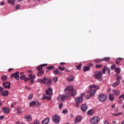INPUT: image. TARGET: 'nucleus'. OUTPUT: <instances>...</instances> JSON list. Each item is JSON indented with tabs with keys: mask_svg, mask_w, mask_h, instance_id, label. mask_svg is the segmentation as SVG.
Instances as JSON below:
<instances>
[{
	"mask_svg": "<svg viewBox=\"0 0 124 124\" xmlns=\"http://www.w3.org/2000/svg\"><path fill=\"white\" fill-rule=\"evenodd\" d=\"M82 120L81 116H78L76 118V121L77 123H80Z\"/></svg>",
	"mask_w": 124,
	"mask_h": 124,
	"instance_id": "30",
	"label": "nucleus"
},
{
	"mask_svg": "<svg viewBox=\"0 0 124 124\" xmlns=\"http://www.w3.org/2000/svg\"><path fill=\"white\" fill-rule=\"evenodd\" d=\"M104 124H109V123H108V121H106L104 123Z\"/></svg>",
	"mask_w": 124,
	"mask_h": 124,
	"instance_id": "63",
	"label": "nucleus"
},
{
	"mask_svg": "<svg viewBox=\"0 0 124 124\" xmlns=\"http://www.w3.org/2000/svg\"><path fill=\"white\" fill-rule=\"evenodd\" d=\"M68 81L69 82H72L74 80V76H69L67 78Z\"/></svg>",
	"mask_w": 124,
	"mask_h": 124,
	"instance_id": "24",
	"label": "nucleus"
},
{
	"mask_svg": "<svg viewBox=\"0 0 124 124\" xmlns=\"http://www.w3.org/2000/svg\"><path fill=\"white\" fill-rule=\"evenodd\" d=\"M52 119V121H53V122L56 124H59V123L61 122V118L60 117V116L57 114H55L54 116H53Z\"/></svg>",
	"mask_w": 124,
	"mask_h": 124,
	"instance_id": "9",
	"label": "nucleus"
},
{
	"mask_svg": "<svg viewBox=\"0 0 124 124\" xmlns=\"http://www.w3.org/2000/svg\"><path fill=\"white\" fill-rule=\"evenodd\" d=\"M70 98L69 96L65 93L63 95H59L57 98V100L60 102H63L65 99H69Z\"/></svg>",
	"mask_w": 124,
	"mask_h": 124,
	"instance_id": "5",
	"label": "nucleus"
},
{
	"mask_svg": "<svg viewBox=\"0 0 124 124\" xmlns=\"http://www.w3.org/2000/svg\"><path fill=\"white\" fill-rule=\"evenodd\" d=\"M34 79H32L31 81V84H33L34 83Z\"/></svg>",
	"mask_w": 124,
	"mask_h": 124,
	"instance_id": "60",
	"label": "nucleus"
},
{
	"mask_svg": "<svg viewBox=\"0 0 124 124\" xmlns=\"http://www.w3.org/2000/svg\"><path fill=\"white\" fill-rule=\"evenodd\" d=\"M53 73L56 75L59 74V75H62V74L57 69L55 70H53Z\"/></svg>",
	"mask_w": 124,
	"mask_h": 124,
	"instance_id": "23",
	"label": "nucleus"
},
{
	"mask_svg": "<svg viewBox=\"0 0 124 124\" xmlns=\"http://www.w3.org/2000/svg\"><path fill=\"white\" fill-rule=\"evenodd\" d=\"M20 79H21V80H24V82H27V81L29 80V78H27L26 75H24L21 76Z\"/></svg>",
	"mask_w": 124,
	"mask_h": 124,
	"instance_id": "18",
	"label": "nucleus"
},
{
	"mask_svg": "<svg viewBox=\"0 0 124 124\" xmlns=\"http://www.w3.org/2000/svg\"><path fill=\"white\" fill-rule=\"evenodd\" d=\"M28 77L29 78V79L31 80H34V79H35V76H32L31 74H29L28 75Z\"/></svg>",
	"mask_w": 124,
	"mask_h": 124,
	"instance_id": "26",
	"label": "nucleus"
},
{
	"mask_svg": "<svg viewBox=\"0 0 124 124\" xmlns=\"http://www.w3.org/2000/svg\"><path fill=\"white\" fill-rule=\"evenodd\" d=\"M49 122H50V119L49 118V117H46L45 120L42 121V124H49Z\"/></svg>",
	"mask_w": 124,
	"mask_h": 124,
	"instance_id": "19",
	"label": "nucleus"
},
{
	"mask_svg": "<svg viewBox=\"0 0 124 124\" xmlns=\"http://www.w3.org/2000/svg\"><path fill=\"white\" fill-rule=\"evenodd\" d=\"M54 82H57L58 81V77H56V78H53V79Z\"/></svg>",
	"mask_w": 124,
	"mask_h": 124,
	"instance_id": "50",
	"label": "nucleus"
},
{
	"mask_svg": "<svg viewBox=\"0 0 124 124\" xmlns=\"http://www.w3.org/2000/svg\"><path fill=\"white\" fill-rule=\"evenodd\" d=\"M115 105H112V106H111V108H115Z\"/></svg>",
	"mask_w": 124,
	"mask_h": 124,
	"instance_id": "64",
	"label": "nucleus"
},
{
	"mask_svg": "<svg viewBox=\"0 0 124 124\" xmlns=\"http://www.w3.org/2000/svg\"><path fill=\"white\" fill-rule=\"evenodd\" d=\"M60 64L61 65H63V64H65V62H60Z\"/></svg>",
	"mask_w": 124,
	"mask_h": 124,
	"instance_id": "61",
	"label": "nucleus"
},
{
	"mask_svg": "<svg viewBox=\"0 0 124 124\" xmlns=\"http://www.w3.org/2000/svg\"><path fill=\"white\" fill-rule=\"evenodd\" d=\"M0 94L3 96H7L8 94H9V92L7 90L4 91L0 93Z\"/></svg>",
	"mask_w": 124,
	"mask_h": 124,
	"instance_id": "20",
	"label": "nucleus"
},
{
	"mask_svg": "<svg viewBox=\"0 0 124 124\" xmlns=\"http://www.w3.org/2000/svg\"><path fill=\"white\" fill-rule=\"evenodd\" d=\"M37 70L38 71H42V66L40 65L37 67Z\"/></svg>",
	"mask_w": 124,
	"mask_h": 124,
	"instance_id": "38",
	"label": "nucleus"
},
{
	"mask_svg": "<svg viewBox=\"0 0 124 124\" xmlns=\"http://www.w3.org/2000/svg\"><path fill=\"white\" fill-rule=\"evenodd\" d=\"M115 72H117V74H120V73H121V68H116L115 69Z\"/></svg>",
	"mask_w": 124,
	"mask_h": 124,
	"instance_id": "37",
	"label": "nucleus"
},
{
	"mask_svg": "<svg viewBox=\"0 0 124 124\" xmlns=\"http://www.w3.org/2000/svg\"><path fill=\"white\" fill-rule=\"evenodd\" d=\"M4 4H5V2H4L3 1H2V2H0V5H1V6L4 5Z\"/></svg>",
	"mask_w": 124,
	"mask_h": 124,
	"instance_id": "56",
	"label": "nucleus"
},
{
	"mask_svg": "<svg viewBox=\"0 0 124 124\" xmlns=\"http://www.w3.org/2000/svg\"><path fill=\"white\" fill-rule=\"evenodd\" d=\"M87 115L88 116H92V115H93V109H90L87 111Z\"/></svg>",
	"mask_w": 124,
	"mask_h": 124,
	"instance_id": "25",
	"label": "nucleus"
},
{
	"mask_svg": "<svg viewBox=\"0 0 124 124\" xmlns=\"http://www.w3.org/2000/svg\"><path fill=\"white\" fill-rule=\"evenodd\" d=\"M90 123H91V124H93V117L90 119Z\"/></svg>",
	"mask_w": 124,
	"mask_h": 124,
	"instance_id": "52",
	"label": "nucleus"
},
{
	"mask_svg": "<svg viewBox=\"0 0 124 124\" xmlns=\"http://www.w3.org/2000/svg\"><path fill=\"white\" fill-rule=\"evenodd\" d=\"M89 70H90V67L85 66L83 68V71H84V72H86V71H89Z\"/></svg>",
	"mask_w": 124,
	"mask_h": 124,
	"instance_id": "33",
	"label": "nucleus"
},
{
	"mask_svg": "<svg viewBox=\"0 0 124 124\" xmlns=\"http://www.w3.org/2000/svg\"><path fill=\"white\" fill-rule=\"evenodd\" d=\"M121 98H123V99H124V94H122L119 96V99H121Z\"/></svg>",
	"mask_w": 124,
	"mask_h": 124,
	"instance_id": "54",
	"label": "nucleus"
},
{
	"mask_svg": "<svg viewBox=\"0 0 124 124\" xmlns=\"http://www.w3.org/2000/svg\"><path fill=\"white\" fill-rule=\"evenodd\" d=\"M62 106H63V104H62V103H61L59 104V109H62Z\"/></svg>",
	"mask_w": 124,
	"mask_h": 124,
	"instance_id": "47",
	"label": "nucleus"
},
{
	"mask_svg": "<svg viewBox=\"0 0 124 124\" xmlns=\"http://www.w3.org/2000/svg\"><path fill=\"white\" fill-rule=\"evenodd\" d=\"M89 91L86 92L87 95H86L85 99H89L90 97H92L93 95V85H90L89 87Z\"/></svg>",
	"mask_w": 124,
	"mask_h": 124,
	"instance_id": "4",
	"label": "nucleus"
},
{
	"mask_svg": "<svg viewBox=\"0 0 124 124\" xmlns=\"http://www.w3.org/2000/svg\"><path fill=\"white\" fill-rule=\"evenodd\" d=\"M47 65V64H41V66H42V67H43V66H46Z\"/></svg>",
	"mask_w": 124,
	"mask_h": 124,
	"instance_id": "59",
	"label": "nucleus"
},
{
	"mask_svg": "<svg viewBox=\"0 0 124 124\" xmlns=\"http://www.w3.org/2000/svg\"><path fill=\"white\" fill-rule=\"evenodd\" d=\"M113 94H114V95H119V94H120V92L118 90H113Z\"/></svg>",
	"mask_w": 124,
	"mask_h": 124,
	"instance_id": "31",
	"label": "nucleus"
},
{
	"mask_svg": "<svg viewBox=\"0 0 124 124\" xmlns=\"http://www.w3.org/2000/svg\"><path fill=\"white\" fill-rule=\"evenodd\" d=\"M121 83V81H117L116 80V82H115V83H113L112 84V87H116L117 86H118V85H120V83Z\"/></svg>",
	"mask_w": 124,
	"mask_h": 124,
	"instance_id": "27",
	"label": "nucleus"
},
{
	"mask_svg": "<svg viewBox=\"0 0 124 124\" xmlns=\"http://www.w3.org/2000/svg\"><path fill=\"white\" fill-rule=\"evenodd\" d=\"M94 77L95 79H97V80H100L102 78V72L98 71L95 72L94 75Z\"/></svg>",
	"mask_w": 124,
	"mask_h": 124,
	"instance_id": "6",
	"label": "nucleus"
},
{
	"mask_svg": "<svg viewBox=\"0 0 124 124\" xmlns=\"http://www.w3.org/2000/svg\"><path fill=\"white\" fill-rule=\"evenodd\" d=\"M99 121H100V118H99V117L94 116L93 118V124H98Z\"/></svg>",
	"mask_w": 124,
	"mask_h": 124,
	"instance_id": "16",
	"label": "nucleus"
},
{
	"mask_svg": "<svg viewBox=\"0 0 124 124\" xmlns=\"http://www.w3.org/2000/svg\"><path fill=\"white\" fill-rule=\"evenodd\" d=\"M110 69L111 70H114V69H116V65H112L110 67Z\"/></svg>",
	"mask_w": 124,
	"mask_h": 124,
	"instance_id": "45",
	"label": "nucleus"
},
{
	"mask_svg": "<svg viewBox=\"0 0 124 124\" xmlns=\"http://www.w3.org/2000/svg\"><path fill=\"white\" fill-rule=\"evenodd\" d=\"M86 95V93H82L79 97H78L75 99L76 104H79V103H81L82 101H83V96Z\"/></svg>",
	"mask_w": 124,
	"mask_h": 124,
	"instance_id": "7",
	"label": "nucleus"
},
{
	"mask_svg": "<svg viewBox=\"0 0 124 124\" xmlns=\"http://www.w3.org/2000/svg\"><path fill=\"white\" fill-rule=\"evenodd\" d=\"M2 111L5 114H8L10 111V108L5 107L2 108Z\"/></svg>",
	"mask_w": 124,
	"mask_h": 124,
	"instance_id": "17",
	"label": "nucleus"
},
{
	"mask_svg": "<svg viewBox=\"0 0 124 124\" xmlns=\"http://www.w3.org/2000/svg\"><path fill=\"white\" fill-rule=\"evenodd\" d=\"M37 82L41 84L46 85V86H50L52 84L53 80L50 78H44L43 79H38Z\"/></svg>",
	"mask_w": 124,
	"mask_h": 124,
	"instance_id": "2",
	"label": "nucleus"
},
{
	"mask_svg": "<svg viewBox=\"0 0 124 124\" xmlns=\"http://www.w3.org/2000/svg\"><path fill=\"white\" fill-rule=\"evenodd\" d=\"M16 110L17 111V114H22V113L23 112V111H22V109L21 108H17Z\"/></svg>",
	"mask_w": 124,
	"mask_h": 124,
	"instance_id": "36",
	"label": "nucleus"
},
{
	"mask_svg": "<svg viewBox=\"0 0 124 124\" xmlns=\"http://www.w3.org/2000/svg\"><path fill=\"white\" fill-rule=\"evenodd\" d=\"M106 71L108 72V74H110V73L111 72L109 68L107 67V66H105L102 70V72H103V74H105V72H106Z\"/></svg>",
	"mask_w": 124,
	"mask_h": 124,
	"instance_id": "15",
	"label": "nucleus"
},
{
	"mask_svg": "<svg viewBox=\"0 0 124 124\" xmlns=\"http://www.w3.org/2000/svg\"><path fill=\"white\" fill-rule=\"evenodd\" d=\"M101 67H102V64H96L95 65L96 68H101Z\"/></svg>",
	"mask_w": 124,
	"mask_h": 124,
	"instance_id": "44",
	"label": "nucleus"
},
{
	"mask_svg": "<svg viewBox=\"0 0 124 124\" xmlns=\"http://www.w3.org/2000/svg\"><path fill=\"white\" fill-rule=\"evenodd\" d=\"M64 92H67L65 93L71 98V96H74L76 93H77V91L74 89L71 85L67 86L64 89Z\"/></svg>",
	"mask_w": 124,
	"mask_h": 124,
	"instance_id": "1",
	"label": "nucleus"
},
{
	"mask_svg": "<svg viewBox=\"0 0 124 124\" xmlns=\"http://www.w3.org/2000/svg\"><path fill=\"white\" fill-rule=\"evenodd\" d=\"M32 97H33V94H32L31 93V94H30V95H29L28 98V99L31 100L32 98Z\"/></svg>",
	"mask_w": 124,
	"mask_h": 124,
	"instance_id": "41",
	"label": "nucleus"
},
{
	"mask_svg": "<svg viewBox=\"0 0 124 124\" xmlns=\"http://www.w3.org/2000/svg\"><path fill=\"white\" fill-rule=\"evenodd\" d=\"M95 62H101V59H95L94 60Z\"/></svg>",
	"mask_w": 124,
	"mask_h": 124,
	"instance_id": "49",
	"label": "nucleus"
},
{
	"mask_svg": "<svg viewBox=\"0 0 124 124\" xmlns=\"http://www.w3.org/2000/svg\"><path fill=\"white\" fill-rule=\"evenodd\" d=\"M12 70H13V68H9V69H8V72H11V71H12Z\"/></svg>",
	"mask_w": 124,
	"mask_h": 124,
	"instance_id": "62",
	"label": "nucleus"
},
{
	"mask_svg": "<svg viewBox=\"0 0 124 124\" xmlns=\"http://www.w3.org/2000/svg\"><path fill=\"white\" fill-rule=\"evenodd\" d=\"M40 123V121H39V120H36L34 122L33 124L31 123L30 124H39Z\"/></svg>",
	"mask_w": 124,
	"mask_h": 124,
	"instance_id": "42",
	"label": "nucleus"
},
{
	"mask_svg": "<svg viewBox=\"0 0 124 124\" xmlns=\"http://www.w3.org/2000/svg\"><path fill=\"white\" fill-rule=\"evenodd\" d=\"M46 69H49V70H52V69H53L54 66H50L49 67H46Z\"/></svg>",
	"mask_w": 124,
	"mask_h": 124,
	"instance_id": "43",
	"label": "nucleus"
},
{
	"mask_svg": "<svg viewBox=\"0 0 124 124\" xmlns=\"http://www.w3.org/2000/svg\"><path fill=\"white\" fill-rule=\"evenodd\" d=\"M123 61V58H118L116 60V64H119L120 62H122Z\"/></svg>",
	"mask_w": 124,
	"mask_h": 124,
	"instance_id": "29",
	"label": "nucleus"
},
{
	"mask_svg": "<svg viewBox=\"0 0 124 124\" xmlns=\"http://www.w3.org/2000/svg\"><path fill=\"white\" fill-rule=\"evenodd\" d=\"M59 70H61V71H63V70H65V67H62V66H60L58 67Z\"/></svg>",
	"mask_w": 124,
	"mask_h": 124,
	"instance_id": "40",
	"label": "nucleus"
},
{
	"mask_svg": "<svg viewBox=\"0 0 124 124\" xmlns=\"http://www.w3.org/2000/svg\"><path fill=\"white\" fill-rule=\"evenodd\" d=\"M3 90H4L3 88H2V87H0V93H2Z\"/></svg>",
	"mask_w": 124,
	"mask_h": 124,
	"instance_id": "55",
	"label": "nucleus"
},
{
	"mask_svg": "<svg viewBox=\"0 0 124 124\" xmlns=\"http://www.w3.org/2000/svg\"><path fill=\"white\" fill-rule=\"evenodd\" d=\"M118 102L120 104H122V103H123V100H121V99H120L119 101H118Z\"/></svg>",
	"mask_w": 124,
	"mask_h": 124,
	"instance_id": "58",
	"label": "nucleus"
},
{
	"mask_svg": "<svg viewBox=\"0 0 124 124\" xmlns=\"http://www.w3.org/2000/svg\"><path fill=\"white\" fill-rule=\"evenodd\" d=\"M24 119H25L26 121L28 122V123H30V122H31V120H32V117L31 115L25 114L24 116Z\"/></svg>",
	"mask_w": 124,
	"mask_h": 124,
	"instance_id": "11",
	"label": "nucleus"
},
{
	"mask_svg": "<svg viewBox=\"0 0 124 124\" xmlns=\"http://www.w3.org/2000/svg\"><path fill=\"white\" fill-rule=\"evenodd\" d=\"M46 95L44 94L43 97L42 98V99H47V100H51V98H52V97H51V95L53 94V90L51 89V88L49 87L47 90L46 91Z\"/></svg>",
	"mask_w": 124,
	"mask_h": 124,
	"instance_id": "3",
	"label": "nucleus"
},
{
	"mask_svg": "<svg viewBox=\"0 0 124 124\" xmlns=\"http://www.w3.org/2000/svg\"><path fill=\"white\" fill-rule=\"evenodd\" d=\"M80 109L82 112H86L88 110V106L86 105H82L80 107Z\"/></svg>",
	"mask_w": 124,
	"mask_h": 124,
	"instance_id": "14",
	"label": "nucleus"
},
{
	"mask_svg": "<svg viewBox=\"0 0 124 124\" xmlns=\"http://www.w3.org/2000/svg\"><path fill=\"white\" fill-rule=\"evenodd\" d=\"M4 116H0V121L2 120V119H4Z\"/></svg>",
	"mask_w": 124,
	"mask_h": 124,
	"instance_id": "57",
	"label": "nucleus"
},
{
	"mask_svg": "<svg viewBox=\"0 0 124 124\" xmlns=\"http://www.w3.org/2000/svg\"><path fill=\"white\" fill-rule=\"evenodd\" d=\"M2 81H6L7 79V76H2L1 78Z\"/></svg>",
	"mask_w": 124,
	"mask_h": 124,
	"instance_id": "35",
	"label": "nucleus"
},
{
	"mask_svg": "<svg viewBox=\"0 0 124 124\" xmlns=\"http://www.w3.org/2000/svg\"><path fill=\"white\" fill-rule=\"evenodd\" d=\"M93 94H94L96 93L97 90H99V86L93 85Z\"/></svg>",
	"mask_w": 124,
	"mask_h": 124,
	"instance_id": "22",
	"label": "nucleus"
},
{
	"mask_svg": "<svg viewBox=\"0 0 124 124\" xmlns=\"http://www.w3.org/2000/svg\"><path fill=\"white\" fill-rule=\"evenodd\" d=\"M122 79V77L121 76H118L116 78V81H121L120 80Z\"/></svg>",
	"mask_w": 124,
	"mask_h": 124,
	"instance_id": "46",
	"label": "nucleus"
},
{
	"mask_svg": "<svg viewBox=\"0 0 124 124\" xmlns=\"http://www.w3.org/2000/svg\"><path fill=\"white\" fill-rule=\"evenodd\" d=\"M44 71H40L37 73V76H41L42 74H44Z\"/></svg>",
	"mask_w": 124,
	"mask_h": 124,
	"instance_id": "34",
	"label": "nucleus"
},
{
	"mask_svg": "<svg viewBox=\"0 0 124 124\" xmlns=\"http://www.w3.org/2000/svg\"><path fill=\"white\" fill-rule=\"evenodd\" d=\"M106 98H107V95L105 94L101 93L98 96V99L101 102H104L106 100Z\"/></svg>",
	"mask_w": 124,
	"mask_h": 124,
	"instance_id": "8",
	"label": "nucleus"
},
{
	"mask_svg": "<svg viewBox=\"0 0 124 124\" xmlns=\"http://www.w3.org/2000/svg\"><path fill=\"white\" fill-rule=\"evenodd\" d=\"M19 72H16L14 74H12L11 77V78H15L16 80H19Z\"/></svg>",
	"mask_w": 124,
	"mask_h": 124,
	"instance_id": "12",
	"label": "nucleus"
},
{
	"mask_svg": "<svg viewBox=\"0 0 124 124\" xmlns=\"http://www.w3.org/2000/svg\"><path fill=\"white\" fill-rule=\"evenodd\" d=\"M108 98L110 101H113L115 99V95H114V94H109L108 95Z\"/></svg>",
	"mask_w": 124,
	"mask_h": 124,
	"instance_id": "21",
	"label": "nucleus"
},
{
	"mask_svg": "<svg viewBox=\"0 0 124 124\" xmlns=\"http://www.w3.org/2000/svg\"><path fill=\"white\" fill-rule=\"evenodd\" d=\"M33 105H36V106L38 107L39 106V103L37 101H33L31 102L29 104V106L31 107V106H33Z\"/></svg>",
	"mask_w": 124,
	"mask_h": 124,
	"instance_id": "13",
	"label": "nucleus"
},
{
	"mask_svg": "<svg viewBox=\"0 0 124 124\" xmlns=\"http://www.w3.org/2000/svg\"><path fill=\"white\" fill-rule=\"evenodd\" d=\"M20 9V5L17 4L16 6V9Z\"/></svg>",
	"mask_w": 124,
	"mask_h": 124,
	"instance_id": "53",
	"label": "nucleus"
},
{
	"mask_svg": "<svg viewBox=\"0 0 124 124\" xmlns=\"http://www.w3.org/2000/svg\"><path fill=\"white\" fill-rule=\"evenodd\" d=\"M122 113H113L112 114L113 116H116V117H118V116H120V115H121Z\"/></svg>",
	"mask_w": 124,
	"mask_h": 124,
	"instance_id": "48",
	"label": "nucleus"
},
{
	"mask_svg": "<svg viewBox=\"0 0 124 124\" xmlns=\"http://www.w3.org/2000/svg\"><path fill=\"white\" fill-rule=\"evenodd\" d=\"M81 66H82V64L80 63L78 65L76 66V68L78 69V70H80V69H81Z\"/></svg>",
	"mask_w": 124,
	"mask_h": 124,
	"instance_id": "39",
	"label": "nucleus"
},
{
	"mask_svg": "<svg viewBox=\"0 0 124 124\" xmlns=\"http://www.w3.org/2000/svg\"><path fill=\"white\" fill-rule=\"evenodd\" d=\"M68 112V111L67 109H64L62 110L63 114H66Z\"/></svg>",
	"mask_w": 124,
	"mask_h": 124,
	"instance_id": "51",
	"label": "nucleus"
},
{
	"mask_svg": "<svg viewBox=\"0 0 124 124\" xmlns=\"http://www.w3.org/2000/svg\"><path fill=\"white\" fill-rule=\"evenodd\" d=\"M110 61L109 57H105L101 59V62H109Z\"/></svg>",
	"mask_w": 124,
	"mask_h": 124,
	"instance_id": "28",
	"label": "nucleus"
},
{
	"mask_svg": "<svg viewBox=\"0 0 124 124\" xmlns=\"http://www.w3.org/2000/svg\"><path fill=\"white\" fill-rule=\"evenodd\" d=\"M7 1L8 3H10V4H12L13 5H14V2H15V0H7Z\"/></svg>",
	"mask_w": 124,
	"mask_h": 124,
	"instance_id": "32",
	"label": "nucleus"
},
{
	"mask_svg": "<svg viewBox=\"0 0 124 124\" xmlns=\"http://www.w3.org/2000/svg\"><path fill=\"white\" fill-rule=\"evenodd\" d=\"M11 85V83L8 81L4 82L2 83V86H3L5 89H10V88H11V87H10Z\"/></svg>",
	"mask_w": 124,
	"mask_h": 124,
	"instance_id": "10",
	"label": "nucleus"
}]
</instances>
